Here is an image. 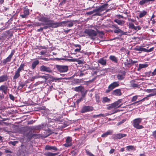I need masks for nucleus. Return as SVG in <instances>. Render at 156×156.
<instances>
[{
	"instance_id": "1",
	"label": "nucleus",
	"mask_w": 156,
	"mask_h": 156,
	"mask_svg": "<svg viewBox=\"0 0 156 156\" xmlns=\"http://www.w3.org/2000/svg\"><path fill=\"white\" fill-rule=\"evenodd\" d=\"M108 7V4L107 3H105L98 7H97L95 9H94L92 11L88 12V15L91 14L94 12H96L94 15L100 16L101 14L100 13L102 11H104Z\"/></svg>"
},
{
	"instance_id": "2",
	"label": "nucleus",
	"mask_w": 156,
	"mask_h": 156,
	"mask_svg": "<svg viewBox=\"0 0 156 156\" xmlns=\"http://www.w3.org/2000/svg\"><path fill=\"white\" fill-rule=\"evenodd\" d=\"M25 66L24 63H21L19 67L15 71L14 75L13 77V80H16L18 79L20 76V72L22 71H24V67Z\"/></svg>"
},
{
	"instance_id": "3",
	"label": "nucleus",
	"mask_w": 156,
	"mask_h": 156,
	"mask_svg": "<svg viewBox=\"0 0 156 156\" xmlns=\"http://www.w3.org/2000/svg\"><path fill=\"white\" fill-rule=\"evenodd\" d=\"M13 34L12 32L9 30L4 32L0 35V39L4 40L7 38V40H8L11 38Z\"/></svg>"
},
{
	"instance_id": "4",
	"label": "nucleus",
	"mask_w": 156,
	"mask_h": 156,
	"mask_svg": "<svg viewBox=\"0 0 156 156\" xmlns=\"http://www.w3.org/2000/svg\"><path fill=\"white\" fill-rule=\"evenodd\" d=\"M142 119L138 118L135 119L133 121V127L138 129H142L144 128V127L140 125V123L141 122Z\"/></svg>"
},
{
	"instance_id": "5",
	"label": "nucleus",
	"mask_w": 156,
	"mask_h": 156,
	"mask_svg": "<svg viewBox=\"0 0 156 156\" xmlns=\"http://www.w3.org/2000/svg\"><path fill=\"white\" fill-rule=\"evenodd\" d=\"M55 66L57 71L60 73L67 72L68 70V66H67L56 65Z\"/></svg>"
},
{
	"instance_id": "6",
	"label": "nucleus",
	"mask_w": 156,
	"mask_h": 156,
	"mask_svg": "<svg viewBox=\"0 0 156 156\" xmlns=\"http://www.w3.org/2000/svg\"><path fill=\"white\" fill-rule=\"evenodd\" d=\"M121 102L122 100L119 99L116 102H115L112 104H109L107 108V109L109 110L112 108H119L121 106V105H119Z\"/></svg>"
},
{
	"instance_id": "7",
	"label": "nucleus",
	"mask_w": 156,
	"mask_h": 156,
	"mask_svg": "<svg viewBox=\"0 0 156 156\" xmlns=\"http://www.w3.org/2000/svg\"><path fill=\"white\" fill-rule=\"evenodd\" d=\"M52 22H50L49 23H47V24L50 25L49 26L50 27L52 28H56L62 26L63 23H66V22H54L53 20H51Z\"/></svg>"
},
{
	"instance_id": "8",
	"label": "nucleus",
	"mask_w": 156,
	"mask_h": 156,
	"mask_svg": "<svg viewBox=\"0 0 156 156\" xmlns=\"http://www.w3.org/2000/svg\"><path fill=\"white\" fill-rule=\"evenodd\" d=\"M15 50L13 49L11 51L10 54L5 58L4 59L2 62V64L3 65H5L7 62H10L13 55L14 54Z\"/></svg>"
},
{
	"instance_id": "9",
	"label": "nucleus",
	"mask_w": 156,
	"mask_h": 156,
	"mask_svg": "<svg viewBox=\"0 0 156 156\" xmlns=\"http://www.w3.org/2000/svg\"><path fill=\"white\" fill-rule=\"evenodd\" d=\"M119 86L118 82H114L111 83L108 87V89L105 90L106 93H109L112 90Z\"/></svg>"
},
{
	"instance_id": "10",
	"label": "nucleus",
	"mask_w": 156,
	"mask_h": 156,
	"mask_svg": "<svg viewBox=\"0 0 156 156\" xmlns=\"http://www.w3.org/2000/svg\"><path fill=\"white\" fill-rule=\"evenodd\" d=\"M40 70L41 72H46L49 73H52V69L49 67H48L44 65H42L40 67Z\"/></svg>"
},
{
	"instance_id": "11",
	"label": "nucleus",
	"mask_w": 156,
	"mask_h": 156,
	"mask_svg": "<svg viewBox=\"0 0 156 156\" xmlns=\"http://www.w3.org/2000/svg\"><path fill=\"white\" fill-rule=\"evenodd\" d=\"M72 138L71 137H66V143L63 144V146L66 147L71 146L72 145Z\"/></svg>"
},
{
	"instance_id": "12",
	"label": "nucleus",
	"mask_w": 156,
	"mask_h": 156,
	"mask_svg": "<svg viewBox=\"0 0 156 156\" xmlns=\"http://www.w3.org/2000/svg\"><path fill=\"white\" fill-rule=\"evenodd\" d=\"M126 134L119 133L116 134H114L112 136V138L114 140L120 139L126 136Z\"/></svg>"
},
{
	"instance_id": "13",
	"label": "nucleus",
	"mask_w": 156,
	"mask_h": 156,
	"mask_svg": "<svg viewBox=\"0 0 156 156\" xmlns=\"http://www.w3.org/2000/svg\"><path fill=\"white\" fill-rule=\"evenodd\" d=\"M38 20L41 22H44L45 23H49L50 22H52L50 18L46 17L42 15L40 18Z\"/></svg>"
},
{
	"instance_id": "14",
	"label": "nucleus",
	"mask_w": 156,
	"mask_h": 156,
	"mask_svg": "<svg viewBox=\"0 0 156 156\" xmlns=\"http://www.w3.org/2000/svg\"><path fill=\"white\" fill-rule=\"evenodd\" d=\"M30 13L29 10L27 6L23 7V14L20 15L22 18H25L27 16L29 15Z\"/></svg>"
},
{
	"instance_id": "15",
	"label": "nucleus",
	"mask_w": 156,
	"mask_h": 156,
	"mask_svg": "<svg viewBox=\"0 0 156 156\" xmlns=\"http://www.w3.org/2000/svg\"><path fill=\"white\" fill-rule=\"evenodd\" d=\"M129 29L134 30L136 31L140 30L141 28L140 26H135L133 23L129 22Z\"/></svg>"
},
{
	"instance_id": "16",
	"label": "nucleus",
	"mask_w": 156,
	"mask_h": 156,
	"mask_svg": "<svg viewBox=\"0 0 156 156\" xmlns=\"http://www.w3.org/2000/svg\"><path fill=\"white\" fill-rule=\"evenodd\" d=\"M0 90L2 91L5 94H7L9 89H8V87L6 85H3L0 86Z\"/></svg>"
},
{
	"instance_id": "17",
	"label": "nucleus",
	"mask_w": 156,
	"mask_h": 156,
	"mask_svg": "<svg viewBox=\"0 0 156 156\" xmlns=\"http://www.w3.org/2000/svg\"><path fill=\"white\" fill-rule=\"evenodd\" d=\"M119 73H122V74H119L117 75V78L118 80H123L125 78V75L126 73L125 71H123L121 72V71H120V72H119Z\"/></svg>"
},
{
	"instance_id": "18",
	"label": "nucleus",
	"mask_w": 156,
	"mask_h": 156,
	"mask_svg": "<svg viewBox=\"0 0 156 156\" xmlns=\"http://www.w3.org/2000/svg\"><path fill=\"white\" fill-rule=\"evenodd\" d=\"M97 62L98 64L99 63L104 66L107 64V60L105 59L104 57H102L99 59L97 61Z\"/></svg>"
},
{
	"instance_id": "19",
	"label": "nucleus",
	"mask_w": 156,
	"mask_h": 156,
	"mask_svg": "<svg viewBox=\"0 0 156 156\" xmlns=\"http://www.w3.org/2000/svg\"><path fill=\"white\" fill-rule=\"evenodd\" d=\"M121 90L120 89H116L113 90L112 94L113 95L120 96L122 95Z\"/></svg>"
},
{
	"instance_id": "20",
	"label": "nucleus",
	"mask_w": 156,
	"mask_h": 156,
	"mask_svg": "<svg viewBox=\"0 0 156 156\" xmlns=\"http://www.w3.org/2000/svg\"><path fill=\"white\" fill-rule=\"evenodd\" d=\"M8 79L7 74L2 75L0 76V83L7 81Z\"/></svg>"
},
{
	"instance_id": "21",
	"label": "nucleus",
	"mask_w": 156,
	"mask_h": 156,
	"mask_svg": "<svg viewBox=\"0 0 156 156\" xmlns=\"http://www.w3.org/2000/svg\"><path fill=\"white\" fill-rule=\"evenodd\" d=\"M45 149L47 150H53L55 151H57L58 150L55 146H51L49 145H46Z\"/></svg>"
},
{
	"instance_id": "22",
	"label": "nucleus",
	"mask_w": 156,
	"mask_h": 156,
	"mask_svg": "<svg viewBox=\"0 0 156 156\" xmlns=\"http://www.w3.org/2000/svg\"><path fill=\"white\" fill-rule=\"evenodd\" d=\"M109 58L112 62L115 63H117L118 62V58L114 55H110L109 57Z\"/></svg>"
},
{
	"instance_id": "23",
	"label": "nucleus",
	"mask_w": 156,
	"mask_h": 156,
	"mask_svg": "<svg viewBox=\"0 0 156 156\" xmlns=\"http://www.w3.org/2000/svg\"><path fill=\"white\" fill-rule=\"evenodd\" d=\"M74 20H71L70 21H64V22H66L67 23H63L64 26H67L69 27H71L73 26L74 24L73 23V22H74Z\"/></svg>"
},
{
	"instance_id": "24",
	"label": "nucleus",
	"mask_w": 156,
	"mask_h": 156,
	"mask_svg": "<svg viewBox=\"0 0 156 156\" xmlns=\"http://www.w3.org/2000/svg\"><path fill=\"white\" fill-rule=\"evenodd\" d=\"M97 34V32L94 30H88V35L90 36H95Z\"/></svg>"
},
{
	"instance_id": "25",
	"label": "nucleus",
	"mask_w": 156,
	"mask_h": 156,
	"mask_svg": "<svg viewBox=\"0 0 156 156\" xmlns=\"http://www.w3.org/2000/svg\"><path fill=\"white\" fill-rule=\"evenodd\" d=\"M114 22L117 23L119 25H123L125 21L122 20H119L118 19H115L114 20Z\"/></svg>"
},
{
	"instance_id": "26",
	"label": "nucleus",
	"mask_w": 156,
	"mask_h": 156,
	"mask_svg": "<svg viewBox=\"0 0 156 156\" xmlns=\"http://www.w3.org/2000/svg\"><path fill=\"white\" fill-rule=\"evenodd\" d=\"M92 69L93 70H98V66H99V64L98 62H94L92 63Z\"/></svg>"
},
{
	"instance_id": "27",
	"label": "nucleus",
	"mask_w": 156,
	"mask_h": 156,
	"mask_svg": "<svg viewBox=\"0 0 156 156\" xmlns=\"http://www.w3.org/2000/svg\"><path fill=\"white\" fill-rule=\"evenodd\" d=\"M39 63V62L38 60H36L34 61L31 65V68L33 69L35 68L36 66Z\"/></svg>"
},
{
	"instance_id": "28",
	"label": "nucleus",
	"mask_w": 156,
	"mask_h": 156,
	"mask_svg": "<svg viewBox=\"0 0 156 156\" xmlns=\"http://www.w3.org/2000/svg\"><path fill=\"white\" fill-rule=\"evenodd\" d=\"M58 153H52L50 152H46L44 154L46 156H55L58 155Z\"/></svg>"
},
{
	"instance_id": "29",
	"label": "nucleus",
	"mask_w": 156,
	"mask_h": 156,
	"mask_svg": "<svg viewBox=\"0 0 156 156\" xmlns=\"http://www.w3.org/2000/svg\"><path fill=\"white\" fill-rule=\"evenodd\" d=\"M113 133L112 131H108L102 134L101 136L102 137H106L108 135H111Z\"/></svg>"
},
{
	"instance_id": "30",
	"label": "nucleus",
	"mask_w": 156,
	"mask_h": 156,
	"mask_svg": "<svg viewBox=\"0 0 156 156\" xmlns=\"http://www.w3.org/2000/svg\"><path fill=\"white\" fill-rule=\"evenodd\" d=\"M130 87L134 88H139L140 86L138 84L134 82H132L131 83Z\"/></svg>"
},
{
	"instance_id": "31",
	"label": "nucleus",
	"mask_w": 156,
	"mask_h": 156,
	"mask_svg": "<svg viewBox=\"0 0 156 156\" xmlns=\"http://www.w3.org/2000/svg\"><path fill=\"white\" fill-rule=\"evenodd\" d=\"M26 136L27 137V140H30L32 139V132L29 131L26 134Z\"/></svg>"
},
{
	"instance_id": "32",
	"label": "nucleus",
	"mask_w": 156,
	"mask_h": 156,
	"mask_svg": "<svg viewBox=\"0 0 156 156\" xmlns=\"http://www.w3.org/2000/svg\"><path fill=\"white\" fill-rule=\"evenodd\" d=\"M147 13V12L145 10H143L142 12L140 13L139 16L140 18H142L146 15Z\"/></svg>"
},
{
	"instance_id": "33",
	"label": "nucleus",
	"mask_w": 156,
	"mask_h": 156,
	"mask_svg": "<svg viewBox=\"0 0 156 156\" xmlns=\"http://www.w3.org/2000/svg\"><path fill=\"white\" fill-rule=\"evenodd\" d=\"M110 101V99L108 98L107 97H106L103 98L102 102L104 103L106 102L109 103Z\"/></svg>"
},
{
	"instance_id": "34",
	"label": "nucleus",
	"mask_w": 156,
	"mask_h": 156,
	"mask_svg": "<svg viewBox=\"0 0 156 156\" xmlns=\"http://www.w3.org/2000/svg\"><path fill=\"white\" fill-rule=\"evenodd\" d=\"M88 112V106H84L81 110L80 112L84 113Z\"/></svg>"
},
{
	"instance_id": "35",
	"label": "nucleus",
	"mask_w": 156,
	"mask_h": 156,
	"mask_svg": "<svg viewBox=\"0 0 156 156\" xmlns=\"http://www.w3.org/2000/svg\"><path fill=\"white\" fill-rule=\"evenodd\" d=\"M126 150L128 151L130 150H135V148L133 146L129 145L126 146Z\"/></svg>"
},
{
	"instance_id": "36",
	"label": "nucleus",
	"mask_w": 156,
	"mask_h": 156,
	"mask_svg": "<svg viewBox=\"0 0 156 156\" xmlns=\"http://www.w3.org/2000/svg\"><path fill=\"white\" fill-rule=\"evenodd\" d=\"M26 85V83L25 82H22V81H20L19 83V86L18 88L20 87H21V88L22 89L23 88L24 86H25Z\"/></svg>"
},
{
	"instance_id": "37",
	"label": "nucleus",
	"mask_w": 156,
	"mask_h": 156,
	"mask_svg": "<svg viewBox=\"0 0 156 156\" xmlns=\"http://www.w3.org/2000/svg\"><path fill=\"white\" fill-rule=\"evenodd\" d=\"M147 2L146 0H141L139 2V4L141 6L144 5Z\"/></svg>"
},
{
	"instance_id": "38",
	"label": "nucleus",
	"mask_w": 156,
	"mask_h": 156,
	"mask_svg": "<svg viewBox=\"0 0 156 156\" xmlns=\"http://www.w3.org/2000/svg\"><path fill=\"white\" fill-rule=\"evenodd\" d=\"M44 124H43L41 125H38L36 126H35L36 130H39L40 129H41L44 127Z\"/></svg>"
},
{
	"instance_id": "39",
	"label": "nucleus",
	"mask_w": 156,
	"mask_h": 156,
	"mask_svg": "<svg viewBox=\"0 0 156 156\" xmlns=\"http://www.w3.org/2000/svg\"><path fill=\"white\" fill-rule=\"evenodd\" d=\"M83 89V87L81 86H79L78 87H75L74 88V90L77 92L81 91Z\"/></svg>"
},
{
	"instance_id": "40",
	"label": "nucleus",
	"mask_w": 156,
	"mask_h": 156,
	"mask_svg": "<svg viewBox=\"0 0 156 156\" xmlns=\"http://www.w3.org/2000/svg\"><path fill=\"white\" fill-rule=\"evenodd\" d=\"M148 66V65L147 64H140L139 65V68L140 69L147 67Z\"/></svg>"
},
{
	"instance_id": "41",
	"label": "nucleus",
	"mask_w": 156,
	"mask_h": 156,
	"mask_svg": "<svg viewBox=\"0 0 156 156\" xmlns=\"http://www.w3.org/2000/svg\"><path fill=\"white\" fill-rule=\"evenodd\" d=\"M143 48L137 46L136 47L134 48V50L137 51H142Z\"/></svg>"
},
{
	"instance_id": "42",
	"label": "nucleus",
	"mask_w": 156,
	"mask_h": 156,
	"mask_svg": "<svg viewBox=\"0 0 156 156\" xmlns=\"http://www.w3.org/2000/svg\"><path fill=\"white\" fill-rule=\"evenodd\" d=\"M34 25L35 26H39L41 25H44V24L43 23H40L39 22H36L34 24Z\"/></svg>"
},
{
	"instance_id": "43",
	"label": "nucleus",
	"mask_w": 156,
	"mask_h": 156,
	"mask_svg": "<svg viewBox=\"0 0 156 156\" xmlns=\"http://www.w3.org/2000/svg\"><path fill=\"white\" fill-rule=\"evenodd\" d=\"M126 119H122V121L119 122L117 124V125L118 126H119L120 125H121V124H122L123 123H124L126 121Z\"/></svg>"
},
{
	"instance_id": "44",
	"label": "nucleus",
	"mask_w": 156,
	"mask_h": 156,
	"mask_svg": "<svg viewBox=\"0 0 156 156\" xmlns=\"http://www.w3.org/2000/svg\"><path fill=\"white\" fill-rule=\"evenodd\" d=\"M122 31L119 28H118V29H116L114 30V32L115 33L118 34L119 33H121Z\"/></svg>"
},
{
	"instance_id": "45",
	"label": "nucleus",
	"mask_w": 156,
	"mask_h": 156,
	"mask_svg": "<svg viewBox=\"0 0 156 156\" xmlns=\"http://www.w3.org/2000/svg\"><path fill=\"white\" fill-rule=\"evenodd\" d=\"M9 96L10 100L12 101H14L15 98V97L13 95L11 94H9Z\"/></svg>"
},
{
	"instance_id": "46",
	"label": "nucleus",
	"mask_w": 156,
	"mask_h": 156,
	"mask_svg": "<svg viewBox=\"0 0 156 156\" xmlns=\"http://www.w3.org/2000/svg\"><path fill=\"white\" fill-rule=\"evenodd\" d=\"M128 20L129 21V22L133 23L136 22V20L130 18H128Z\"/></svg>"
},
{
	"instance_id": "47",
	"label": "nucleus",
	"mask_w": 156,
	"mask_h": 156,
	"mask_svg": "<svg viewBox=\"0 0 156 156\" xmlns=\"http://www.w3.org/2000/svg\"><path fill=\"white\" fill-rule=\"evenodd\" d=\"M97 77V76H94V77H93L92 79L91 80H88V83H91L92 82L94 81V80H95L96 78Z\"/></svg>"
},
{
	"instance_id": "48",
	"label": "nucleus",
	"mask_w": 156,
	"mask_h": 156,
	"mask_svg": "<svg viewBox=\"0 0 156 156\" xmlns=\"http://www.w3.org/2000/svg\"><path fill=\"white\" fill-rule=\"evenodd\" d=\"M137 98V96H133L132 98V99L131 100L132 101H136Z\"/></svg>"
},
{
	"instance_id": "49",
	"label": "nucleus",
	"mask_w": 156,
	"mask_h": 156,
	"mask_svg": "<svg viewBox=\"0 0 156 156\" xmlns=\"http://www.w3.org/2000/svg\"><path fill=\"white\" fill-rule=\"evenodd\" d=\"M137 62V61H133L132 59H131V63H128L127 65H130L131 64H133Z\"/></svg>"
},
{
	"instance_id": "50",
	"label": "nucleus",
	"mask_w": 156,
	"mask_h": 156,
	"mask_svg": "<svg viewBox=\"0 0 156 156\" xmlns=\"http://www.w3.org/2000/svg\"><path fill=\"white\" fill-rule=\"evenodd\" d=\"M145 100L144 99V98H143L142 99L140 100L136 101L134 103L131 104V105H133V104H135L139 102H140L141 101H145Z\"/></svg>"
},
{
	"instance_id": "51",
	"label": "nucleus",
	"mask_w": 156,
	"mask_h": 156,
	"mask_svg": "<svg viewBox=\"0 0 156 156\" xmlns=\"http://www.w3.org/2000/svg\"><path fill=\"white\" fill-rule=\"evenodd\" d=\"M18 143V141H11L10 144L14 146L16 144H17Z\"/></svg>"
},
{
	"instance_id": "52",
	"label": "nucleus",
	"mask_w": 156,
	"mask_h": 156,
	"mask_svg": "<svg viewBox=\"0 0 156 156\" xmlns=\"http://www.w3.org/2000/svg\"><path fill=\"white\" fill-rule=\"evenodd\" d=\"M98 115V117L102 116L103 117H105L107 115H109L108 114H100Z\"/></svg>"
},
{
	"instance_id": "53",
	"label": "nucleus",
	"mask_w": 156,
	"mask_h": 156,
	"mask_svg": "<svg viewBox=\"0 0 156 156\" xmlns=\"http://www.w3.org/2000/svg\"><path fill=\"white\" fill-rule=\"evenodd\" d=\"M90 72L91 73V74L93 75H96L97 73V71H92L91 69H90Z\"/></svg>"
},
{
	"instance_id": "54",
	"label": "nucleus",
	"mask_w": 156,
	"mask_h": 156,
	"mask_svg": "<svg viewBox=\"0 0 156 156\" xmlns=\"http://www.w3.org/2000/svg\"><path fill=\"white\" fill-rule=\"evenodd\" d=\"M32 138H37V136H38L39 134H36V133H32Z\"/></svg>"
},
{
	"instance_id": "55",
	"label": "nucleus",
	"mask_w": 156,
	"mask_h": 156,
	"mask_svg": "<svg viewBox=\"0 0 156 156\" xmlns=\"http://www.w3.org/2000/svg\"><path fill=\"white\" fill-rule=\"evenodd\" d=\"M35 122V121H33V120H31L30 121H28L27 122V124L28 125H30V124H32L34 123Z\"/></svg>"
},
{
	"instance_id": "56",
	"label": "nucleus",
	"mask_w": 156,
	"mask_h": 156,
	"mask_svg": "<svg viewBox=\"0 0 156 156\" xmlns=\"http://www.w3.org/2000/svg\"><path fill=\"white\" fill-rule=\"evenodd\" d=\"M156 75V68L154 70L153 72L151 73V76H154Z\"/></svg>"
},
{
	"instance_id": "57",
	"label": "nucleus",
	"mask_w": 156,
	"mask_h": 156,
	"mask_svg": "<svg viewBox=\"0 0 156 156\" xmlns=\"http://www.w3.org/2000/svg\"><path fill=\"white\" fill-rule=\"evenodd\" d=\"M97 32L99 34H101L102 36L104 35V33L102 31L98 30Z\"/></svg>"
},
{
	"instance_id": "58",
	"label": "nucleus",
	"mask_w": 156,
	"mask_h": 156,
	"mask_svg": "<svg viewBox=\"0 0 156 156\" xmlns=\"http://www.w3.org/2000/svg\"><path fill=\"white\" fill-rule=\"evenodd\" d=\"M152 136L154 138H156V130L153 132V133H152Z\"/></svg>"
},
{
	"instance_id": "59",
	"label": "nucleus",
	"mask_w": 156,
	"mask_h": 156,
	"mask_svg": "<svg viewBox=\"0 0 156 156\" xmlns=\"http://www.w3.org/2000/svg\"><path fill=\"white\" fill-rule=\"evenodd\" d=\"M94 110V108L92 107L88 106V112Z\"/></svg>"
},
{
	"instance_id": "60",
	"label": "nucleus",
	"mask_w": 156,
	"mask_h": 156,
	"mask_svg": "<svg viewBox=\"0 0 156 156\" xmlns=\"http://www.w3.org/2000/svg\"><path fill=\"white\" fill-rule=\"evenodd\" d=\"M69 60L73 62H78V60L77 59H69Z\"/></svg>"
},
{
	"instance_id": "61",
	"label": "nucleus",
	"mask_w": 156,
	"mask_h": 156,
	"mask_svg": "<svg viewBox=\"0 0 156 156\" xmlns=\"http://www.w3.org/2000/svg\"><path fill=\"white\" fill-rule=\"evenodd\" d=\"M154 49V48L152 47L151 48L149 49H147V52H151L152 51H153Z\"/></svg>"
},
{
	"instance_id": "62",
	"label": "nucleus",
	"mask_w": 156,
	"mask_h": 156,
	"mask_svg": "<svg viewBox=\"0 0 156 156\" xmlns=\"http://www.w3.org/2000/svg\"><path fill=\"white\" fill-rule=\"evenodd\" d=\"M96 99L97 102H99V101L100 97L97 95L96 96Z\"/></svg>"
},
{
	"instance_id": "63",
	"label": "nucleus",
	"mask_w": 156,
	"mask_h": 156,
	"mask_svg": "<svg viewBox=\"0 0 156 156\" xmlns=\"http://www.w3.org/2000/svg\"><path fill=\"white\" fill-rule=\"evenodd\" d=\"M41 83L40 82H37L36 83H34V86H37Z\"/></svg>"
},
{
	"instance_id": "64",
	"label": "nucleus",
	"mask_w": 156,
	"mask_h": 156,
	"mask_svg": "<svg viewBox=\"0 0 156 156\" xmlns=\"http://www.w3.org/2000/svg\"><path fill=\"white\" fill-rule=\"evenodd\" d=\"M5 152L6 153H12V151H9L8 150H5Z\"/></svg>"
}]
</instances>
